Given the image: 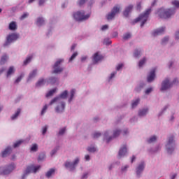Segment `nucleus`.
<instances>
[{
	"instance_id": "nucleus-1",
	"label": "nucleus",
	"mask_w": 179,
	"mask_h": 179,
	"mask_svg": "<svg viewBox=\"0 0 179 179\" xmlns=\"http://www.w3.org/2000/svg\"><path fill=\"white\" fill-rule=\"evenodd\" d=\"M152 12V8L147 9L144 13L140 15L138 17H137L134 21L133 22V24H135V23H138V22H141V27H143V25L148 22V19H149V15H150V13Z\"/></svg>"
},
{
	"instance_id": "nucleus-2",
	"label": "nucleus",
	"mask_w": 179,
	"mask_h": 179,
	"mask_svg": "<svg viewBox=\"0 0 179 179\" xmlns=\"http://www.w3.org/2000/svg\"><path fill=\"white\" fill-rule=\"evenodd\" d=\"M174 13H176V9L171 8L166 10L160 8L157 12L158 16H159L160 19H169V17H171Z\"/></svg>"
},
{
	"instance_id": "nucleus-3",
	"label": "nucleus",
	"mask_w": 179,
	"mask_h": 179,
	"mask_svg": "<svg viewBox=\"0 0 179 179\" xmlns=\"http://www.w3.org/2000/svg\"><path fill=\"white\" fill-rule=\"evenodd\" d=\"M73 16L76 20L80 22L82 20H87V19L90 17V13L85 15V11L82 10V11H78L74 13Z\"/></svg>"
},
{
	"instance_id": "nucleus-4",
	"label": "nucleus",
	"mask_w": 179,
	"mask_h": 179,
	"mask_svg": "<svg viewBox=\"0 0 179 179\" xmlns=\"http://www.w3.org/2000/svg\"><path fill=\"white\" fill-rule=\"evenodd\" d=\"M16 169V166L15 164H11L4 169L0 168V174H3V176H7V174H10Z\"/></svg>"
},
{
	"instance_id": "nucleus-5",
	"label": "nucleus",
	"mask_w": 179,
	"mask_h": 179,
	"mask_svg": "<svg viewBox=\"0 0 179 179\" xmlns=\"http://www.w3.org/2000/svg\"><path fill=\"white\" fill-rule=\"evenodd\" d=\"M121 9V7L119 5L115 6L110 13H109L107 15V20H111L112 19H114L115 17V15L117 13H120V10Z\"/></svg>"
},
{
	"instance_id": "nucleus-6",
	"label": "nucleus",
	"mask_w": 179,
	"mask_h": 179,
	"mask_svg": "<svg viewBox=\"0 0 179 179\" xmlns=\"http://www.w3.org/2000/svg\"><path fill=\"white\" fill-rule=\"evenodd\" d=\"M176 144L174 143V136H171L169 138L168 143H166V148L168 153H171L174 152V148Z\"/></svg>"
},
{
	"instance_id": "nucleus-7",
	"label": "nucleus",
	"mask_w": 179,
	"mask_h": 179,
	"mask_svg": "<svg viewBox=\"0 0 179 179\" xmlns=\"http://www.w3.org/2000/svg\"><path fill=\"white\" fill-rule=\"evenodd\" d=\"M177 78H175L173 83H170V80H169V79H166L162 83L161 91L163 92L164 90H167V89H170V87H171V86H173L174 83H177Z\"/></svg>"
},
{
	"instance_id": "nucleus-8",
	"label": "nucleus",
	"mask_w": 179,
	"mask_h": 179,
	"mask_svg": "<svg viewBox=\"0 0 179 179\" xmlns=\"http://www.w3.org/2000/svg\"><path fill=\"white\" fill-rule=\"evenodd\" d=\"M62 62H64V59H60L55 63V65L53 66V73H61V72L64 71V69L62 67H59V65H61V63Z\"/></svg>"
},
{
	"instance_id": "nucleus-9",
	"label": "nucleus",
	"mask_w": 179,
	"mask_h": 179,
	"mask_svg": "<svg viewBox=\"0 0 179 179\" xmlns=\"http://www.w3.org/2000/svg\"><path fill=\"white\" fill-rule=\"evenodd\" d=\"M79 163V158H76L74 161V163L66 162L64 166L66 169H69L70 171H73L76 167V164Z\"/></svg>"
},
{
	"instance_id": "nucleus-10",
	"label": "nucleus",
	"mask_w": 179,
	"mask_h": 179,
	"mask_svg": "<svg viewBox=\"0 0 179 179\" xmlns=\"http://www.w3.org/2000/svg\"><path fill=\"white\" fill-rule=\"evenodd\" d=\"M40 166H34V165L29 166L26 169V173L23 176L22 179H24V177L29 174V173H37L38 170H40Z\"/></svg>"
},
{
	"instance_id": "nucleus-11",
	"label": "nucleus",
	"mask_w": 179,
	"mask_h": 179,
	"mask_svg": "<svg viewBox=\"0 0 179 179\" xmlns=\"http://www.w3.org/2000/svg\"><path fill=\"white\" fill-rule=\"evenodd\" d=\"M66 97H68V90H65L59 96L52 99V101L50 102V105L51 106L54 104V103H57V101H59L61 99H66Z\"/></svg>"
},
{
	"instance_id": "nucleus-12",
	"label": "nucleus",
	"mask_w": 179,
	"mask_h": 179,
	"mask_svg": "<svg viewBox=\"0 0 179 179\" xmlns=\"http://www.w3.org/2000/svg\"><path fill=\"white\" fill-rule=\"evenodd\" d=\"M19 38V34H11L7 36V43H12V41H16Z\"/></svg>"
},
{
	"instance_id": "nucleus-13",
	"label": "nucleus",
	"mask_w": 179,
	"mask_h": 179,
	"mask_svg": "<svg viewBox=\"0 0 179 179\" xmlns=\"http://www.w3.org/2000/svg\"><path fill=\"white\" fill-rule=\"evenodd\" d=\"M155 78H156V69H154L150 71V75L147 78V80L149 83L153 82Z\"/></svg>"
},
{
	"instance_id": "nucleus-14",
	"label": "nucleus",
	"mask_w": 179,
	"mask_h": 179,
	"mask_svg": "<svg viewBox=\"0 0 179 179\" xmlns=\"http://www.w3.org/2000/svg\"><path fill=\"white\" fill-rule=\"evenodd\" d=\"M132 9H134V6L129 5L127 7H126L125 10L123 12V15L125 17H128L129 16V13L132 11Z\"/></svg>"
},
{
	"instance_id": "nucleus-15",
	"label": "nucleus",
	"mask_w": 179,
	"mask_h": 179,
	"mask_svg": "<svg viewBox=\"0 0 179 179\" xmlns=\"http://www.w3.org/2000/svg\"><path fill=\"white\" fill-rule=\"evenodd\" d=\"M165 30H166V27L159 28L152 32V36H160V34H163V33H164Z\"/></svg>"
},
{
	"instance_id": "nucleus-16",
	"label": "nucleus",
	"mask_w": 179,
	"mask_h": 179,
	"mask_svg": "<svg viewBox=\"0 0 179 179\" xmlns=\"http://www.w3.org/2000/svg\"><path fill=\"white\" fill-rule=\"evenodd\" d=\"M103 58L102 55H99V52H96L93 56V62L94 64H97V62H99V61H101Z\"/></svg>"
},
{
	"instance_id": "nucleus-17",
	"label": "nucleus",
	"mask_w": 179,
	"mask_h": 179,
	"mask_svg": "<svg viewBox=\"0 0 179 179\" xmlns=\"http://www.w3.org/2000/svg\"><path fill=\"white\" fill-rule=\"evenodd\" d=\"M12 152V148L10 147H7L5 150H3L1 152V157H6L7 156H9L10 153Z\"/></svg>"
},
{
	"instance_id": "nucleus-18",
	"label": "nucleus",
	"mask_w": 179,
	"mask_h": 179,
	"mask_svg": "<svg viewBox=\"0 0 179 179\" xmlns=\"http://www.w3.org/2000/svg\"><path fill=\"white\" fill-rule=\"evenodd\" d=\"M65 110V102L62 101L59 105L56 107L57 113H62Z\"/></svg>"
},
{
	"instance_id": "nucleus-19",
	"label": "nucleus",
	"mask_w": 179,
	"mask_h": 179,
	"mask_svg": "<svg viewBox=\"0 0 179 179\" xmlns=\"http://www.w3.org/2000/svg\"><path fill=\"white\" fill-rule=\"evenodd\" d=\"M127 153V145H123L119 150L118 156L119 158L122 157V156H125Z\"/></svg>"
},
{
	"instance_id": "nucleus-20",
	"label": "nucleus",
	"mask_w": 179,
	"mask_h": 179,
	"mask_svg": "<svg viewBox=\"0 0 179 179\" xmlns=\"http://www.w3.org/2000/svg\"><path fill=\"white\" fill-rule=\"evenodd\" d=\"M16 71V69H15V66H11L8 68L6 72V77L9 78V76H11V75H13L15 72Z\"/></svg>"
},
{
	"instance_id": "nucleus-21",
	"label": "nucleus",
	"mask_w": 179,
	"mask_h": 179,
	"mask_svg": "<svg viewBox=\"0 0 179 179\" xmlns=\"http://www.w3.org/2000/svg\"><path fill=\"white\" fill-rule=\"evenodd\" d=\"M143 169H145V163L141 162L136 169L137 176H139L143 171Z\"/></svg>"
},
{
	"instance_id": "nucleus-22",
	"label": "nucleus",
	"mask_w": 179,
	"mask_h": 179,
	"mask_svg": "<svg viewBox=\"0 0 179 179\" xmlns=\"http://www.w3.org/2000/svg\"><path fill=\"white\" fill-rule=\"evenodd\" d=\"M8 55H4L1 57L0 60V65H4V64L8 61Z\"/></svg>"
},
{
	"instance_id": "nucleus-23",
	"label": "nucleus",
	"mask_w": 179,
	"mask_h": 179,
	"mask_svg": "<svg viewBox=\"0 0 179 179\" xmlns=\"http://www.w3.org/2000/svg\"><path fill=\"white\" fill-rule=\"evenodd\" d=\"M9 30H16L17 29V25H16L15 22H11L8 27Z\"/></svg>"
},
{
	"instance_id": "nucleus-24",
	"label": "nucleus",
	"mask_w": 179,
	"mask_h": 179,
	"mask_svg": "<svg viewBox=\"0 0 179 179\" xmlns=\"http://www.w3.org/2000/svg\"><path fill=\"white\" fill-rule=\"evenodd\" d=\"M148 111H149V109L148 108L140 110L138 112L139 117H143L144 115H146V114H148Z\"/></svg>"
},
{
	"instance_id": "nucleus-25",
	"label": "nucleus",
	"mask_w": 179,
	"mask_h": 179,
	"mask_svg": "<svg viewBox=\"0 0 179 179\" xmlns=\"http://www.w3.org/2000/svg\"><path fill=\"white\" fill-rule=\"evenodd\" d=\"M19 114H20V108H18L16 113L11 116V120H16L19 117Z\"/></svg>"
},
{
	"instance_id": "nucleus-26",
	"label": "nucleus",
	"mask_w": 179,
	"mask_h": 179,
	"mask_svg": "<svg viewBox=\"0 0 179 179\" xmlns=\"http://www.w3.org/2000/svg\"><path fill=\"white\" fill-rule=\"evenodd\" d=\"M57 92V88H54L52 90H50L48 93L46 94V97H50V96H52L54 93Z\"/></svg>"
},
{
	"instance_id": "nucleus-27",
	"label": "nucleus",
	"mask_w": 179,
	"mask_h": 179,
	"mask_svg": "<svg viewBox=\"0 0 179 179\" xmlns=\"http://www.w3.org/2000/svg\"><path fill=\"white\" fill-rule=\"evenodd\" d=\"M36 24L38 26H42V24H44V19L43 17H38L36 21Z\"/></svg>"
},
{
	"instance_id": "nucleus-28",
	"label": "nucleus",
	"mask_w": 179,
	"mask_h": 179,
	"mask_svg": "<svg viewBox=\"0 0 179 179\" xmlns=\"http://www.w3.org/2000/svg\"><path fill=\"white\" fill-rule=\"evenodd\" d=\"M140 101H141V99H139V98H138L135 101H133V102L131 103L132 108H135V107H136V106H138V104H139Z\"/></svg>"
},
{
	"instance_id": "nucleus-29",
	"label": "nucleus",
	"mask_w": 179,
	"mask_h": 179,
	"mask_svg": "<svg viewBox=\"0 0 179 179\" xmlns=\"http://www.w3.org/2000/svg\"><path fill=\"white\" fill-rule=\"evenodd\" d=\"M54 173H55V169H51L50 171H48L46 173V177H48V178H50V177H51V176H52V174H54Z\"/></svg>"
},
{
	"instance_id": "nucleus-30",
	"label": "nucleus",
	"mask_w": 179,
	"mask_h": 179,
	"mask_svg": "<svg viewBox=\"0 0 179 179\" xmlns=\"http://www.w3.org/2000/svg\"><path fill=\"white\" fill-rule=\"evenodd\" d=\"M32 58H33V55L28 56L27 59L24 61V65H27V64H29Z\"/></svg>"
},
{
	"instance_id": "nucleus-31",
	"label": "nucleus",
	"mask_w": 179,
	"mask_h": 179,
	"mask_svg": "<svg viewBox=\"0 0 179 179\" xmlns=\"http://www.w3.org/2000/svg\"><path fill=\"white\" fill-rule=\"evenodd\" d=\"M146 62V57L143 58L140 62H138V66L139 68H142L143 65H145V63Z\"/></svg>"
},
{
	"instance_id": "nucleus-32",
	"label": "nucleus",
	"mask_w": 179,
	"mask_h": 179,
	"mask_svg": "<svg viewBox=\"0 0 179 179\" xmlns=\"http://www.w3.org/2000/svg\"><path fill=\"white\" fill-rule=\"evenodd\" d=\"M38 150V145L36 143L32 145L31 148V152H37Z\"/></svg>"
},
{
	"instance_id": "nucleus-33",
	"label": "nucleus",
	"mask_w": 179,
	"mask_h": 179,
	"mask_svg": "<svg viewBox=\"0 0 179 179\" xmlns=\"http://www.w3.org/2000/svg\"><path fill=\"white\" fill-rule=\"evenodd\" d=\"M134 55L135 58H139V57H141V50L136 49Z\"/></svg>"
},
{
	"instance_id": "nucleus-34",
	"label": "nucleus",
	"mask_w": 179,
	"mask_h": 179,
	"mask_svg": "<svg viewBox=\"0 0 179 179\" xmlns=\"http://www.w3.org/2000/svg\"><path fill=\"white\" fill-rule=\"evenodd\" d=\"M44 85H45V81L44 79L39 80L36 83V86H43Z\"/></svg>"
},
{
	"instance_id": "nucleus-35",
	"label": "nucleus",
	"mask_w": 179,
	"mask_h": 179,
	"mask_svg": "<svg viewBox=\"0 0 179 179\" xmlns=\"http://www.w3.org/2000/svg\"><path fill=\"white\" fill-rule=\"evenodd\" d=\"M121 134V130H115L113 131V138H117V136H120V135Z\"/></svg>"
},
{
	"instance_id": "nucleus-36",
	"label": "nucleus",
	"mask_w": 179,
	"mask_h": 179,
	"mask_svg": "<svg viewBox=\"0 0 179 179\" xmlns=\"http://www.w3.org/2000/svg\"><path fill=\"white\" fill-rule=\"evenodd\" d=\"M23 143V140H20L14 143L13 148H19Z\"/></svg>"
},
{
	"instance_id": "nucleus-37",
	"label": "nucleus",
	"mask_w": 179,
	"mask_h": 179,
	"mask_svg": "<svg viewBox=\"0 0 179 179\" xmlns=\"http://www.w3.org/2000/svg\"><path fill=\"white\" fill-rule=\"evenodd\" d=\"M87 2V0H78L77 3L78 6H83Z\"/></svg>"
},
{
	"instance_id": "nucleus-38",
	"label": "nucleus",
	"mask_w": 179,
	"mask_h": 179,
	"mask_svg": "<svg viewBox=\"0 0 179 179\" xmlns=\"http://www.w3.org/2000/svg\"><path fill=\"white\" fill-rule=\"evenodd\" d=\"M37 75V70H34L30 74L29 77V80L31 79L32 78H34Z\"/></svg>"
},
{
	"instance_id": "nucleus-39",
	"label": "nucleus",
	"mask_w": 179,
	"mask_h": 179,
	"mask_svg": "<svg viewBox=\"0 0 179 179\" xmlns=\"http://www.w3.org/2000/svg\"><path fill=\"white\" fill-rule=\"evenodd\" d=\"M50 83H52V85H54V83H57L58 82V79L55 77H51L50 79Z\"/></svg>"
},
{
	"instance_id": "nucleus-40",
	"label": "nucleus",
	"mask_w": 179,
	"mask_h": 179,
	"mask_svg": "<svg viewBox=\"0 0 179 179\" xmlns=\"http://www.w3.org/2000/svg\"><path fill=\"white\" fill-rule=\"evenodd\" d=\"M156 139H157L156 136H153L148 140V143H152V142H156Z\"/></svg>"
},
{
	"instance_id": "nucleus-41",
	"label": "nucleus",
	"mask_w": 179,
	"mask_h": 179,
	"mask_svg": "<svg viewBox=\"0 0 179 179\" xmlns=\"http://www.w3.org/2000/svg\"><path fill=\"white\" fill-rule=\"evenodd\" d=\"M75 90H71V96L70 99H69V103L72 101V99H73V96H75Z\"/></svg>"
},
{
	"instance_id": "nucleus-42",
	"label": "nucleus",
	"mask_w": 179,
	"mask_h": 179,
	"mask_svg": "<svg viewBox=\"0 0 179 179\" xmlns=\"http://www.w3.org/2000/svg\"><path fill=\"white\" fill-rule=\"evenodd\" d=\"M78 57V52H74L69 59V62L73 61Z\"/></svg>"
},
{
	"instance_id": "nucleus-43",
	"label": "nucleus",
	"mask_w": 179,
	"mask_h": 179,
	"mask_svg": "<svg viewBox=\"0 0 179 179\" xmlns=\"http://www.w3.org/2000/svg\"><path fill=\"white\" fill-rule=\"evenodd\" d=\"M100 136H101V133L99 132H95L92 135V138H94V139H97V138H100Z\"/></svg>"
},
{
	"instance_id": "nucleus-44",
	"label": "nucleus",
	"mask_w": 179,
	"mask_h": 179,
	"mask_svg": "<svg viewBox=\"0 0 179 179\" xmlns=\"http://www.w3.org/2000/svg\"><path fill=\"white\" fill-rule=\"evenodd\" d=\"M172 5L175 6V8H179V0H173L172 1Z\"/></svg>"
},
{
	"instance_id": "nucleus-45",
	"label": "nucleus",
	"mask_w": 179,
	"mask_h": 179,
	"mask_svg": "<svg viewBox=\"0 0 179 179\" xmlns=\"http://www.w3.org/2000/svg\"><path fill=\"white\" fill-rule=\"evenodd\" d=\"M129 38H131V34L127 33L123 36V40H129Z\"/></svg>"
},
{
	"instance_id": "nucleus-46",
	"label": "nucleus",
	"mask_w": 179,
	"mask_h": 179,
	"mask_svg": "<svg viewBox=\"0 0 179 179\" xmlns=\"http://www.w3.org/2000/svg\"><path fill=\"white\" fill-rule=\"evenodd\" d=\"M44 159H45V155L41 154L38 158V161L41 162V160H44Z\"/></svg>"
},
{
	"instance_id": "nucleus-47",
	"label": "nucleus",
	"mask_w": 179,
	"mask_h": 179,
	"mask_svg": "<svg viewBox=\"0 0 179 179\" xmlns=\"http://www.w3.org/2000/svg\"><path fill=\"white\" fill-rule=\"evenodd\" d=\"M87 150H88V152H90L91 153H94V152H96V148L88 147Z\"/></svg>"
},
{
	"instance_id": "nucleus-48",
	"label": "nucleus",
	"mask_w": 179,
	"mask_h": 179,
	"mask_svg": "<svg viewBox=\"0 0 179 179\" xmlns=\"http://www.w3.org/2000/svg\"><path fill=\"white\" fill-rule=\"evenodd\" d=\"M47 108H48V107L47 106V105H45L42 109L41 115H44V114H45V111H47Z\"/></svg>"
},
{
	"instance_id": "nucleus-49",
	"label": "nucleus",
	"mask_w": 179,
	"mask_h": 179,
	"mask_svg": "<svg viewBox=\"0 0 179 179\" xmlns=\"http://www.w3.org/2000/svg\"><path fill=\"white\" fill-rule=\"evenodd\" d=\"M29 16V13H24V15H22L20 17V20H24V19H26V17H27Z\"/></svg>"
},
{
	"instance_id": "nucleus-50",
	"label": "nucleus",
	"mask_w": 179,
	"mask_h": 179,
	"mask_svg": "<svg viewBox=\"0 0 179 179\" xmlns=\"http://www.w3.org/2000/svg\"><path fill=\"white\" fill-rule=\"evenodd\" d=\"M23 78V75H21L20 76H19L15 81V83H19V82H20V80H22V79Z\"/></svg>"
},
{
	"instance_id": "nucleus-51",
	"label": "nucleus",
	"mask_w": 179,
	"mask_h": 179,
	"mask_svg": "<svg viewBox=\"0 0 179 179\" xmlns=\"http://www.w3.org/2000/svg\"><path fill=\"white\" fill-rule=\"evenodd\" d=\"M65 131H66V129L65 128L60 129L59 131V135H64V134H65Z\"/></svg>"
},
{
	"instance_id": "nucleus-52",
	"label": "nucleus",
	"mask_w": 179,
	"mask_h": 179,
	"mask_svg": "<svg viewBox=\"0 0 179 179\" xmlns=\"http://www.w3.org/2000/svg\"><path fill=\"white\" fill-rule=\"evenodd\" d=\"M48 127L47 126H45L43 129V131H42V134L43 135H45V134L47 133V129H48Z\"/></svg>"
},
{
	"instance_id": "nucleus-53",
	"label": "nucleus",
	"mask_w": 179,
	"mask_h": 179,
	"mask_svg": "<svg viewBox=\"0 0 179 179\" xmlns=\"http://www.w3.org/2000/svg\"><path fill=\"white\" fill-rule=\"evenodd\" d=\"M123 136H125V135H128L129 132L128 131L127 129H125L122 132Z\"/></svg>"
},
{
	"instance_id": "nucleus-54",
	"label": "nucleus",
	"mask_w": 179,
	"mask_h": 179,
	"mask_svg": "<svg viewBox=\"0 0 179 179\" xmlns=\"http://www.w3.org/2000/svg\"><path fill=\"white\" fill-rule=\"evenodd\" d=\"M167 41H169V37L166 36L162 39V44H166Z\"/></svg>"
},
{
	"instance_id": "nucleus-55",
	"label": "nucleus",
	"mask_w": 179,
	"mask_h": 179,
	"mask_svg": "<svg viewBox=\"0 0 179 179\" xmlns=\"http://www.w3.org/2000/svg\"><path fill=\"white\" fill-rule=\"evenodd\" d=\"M122 66H124V64H118L116 68L117 71H120V69H121V68H122Z\"/></svg>"
},
{
	"instance_id": "nucleus-56",
	"label": "nucleus",
	"mask_w": 179,
	"mask_h": 179,
	"mask_svg": "<svg viewBox=\"0 0 179 179\" xmlns=\"http://www.w3.org/2000/svg\"><path fill=\"white\" fill-rule=\"evenodd\" d=\"M108 29V25L107 24L103 25L101 27V30H107Z\"/></svg>"
},
{
	"instance_id": "nucleus-57",
	"label": "nucleus",
	"mask_w": 179,
	"mask_h": 179,
	"mask_svg": "<svg viewBox=\"0 0 179 179\" xmlns=\"http://www.w3.org/2000/svg\"><path fill=\"white\" fill-rule=\"evenodd\" d=\"M45 0H39V6L44 5Z\"/></svg>"
},
{
	"instance_id": "nucleus-58",
	"label": "nucleus",
	"mask_w": 179,
	"mask_h": 179,
	"mask_svg": "<svg viewBox=\"0 0 179 179\" xmlns=\"http://www.w3.org/2000/svg\"><path fill=\"white\" fill-rule=\"evenodd\" d=\"M150 92H152V88L147 89L145 91V94H149V93H150Z\"/></svg>"
},
{
	"instance_id": "nucleus-59",
	"label": "nucleus",
	"mask_w": 179,
	"mask_h": 179,
	"mask_svg": "<svg viewBox=\"0 0 179 179\" xmlns=\"http://www.w3.org/2000/svg\"><path fill=\"white\" fill-rule=\"evenodd\" d=\"M3 72H5V67H3L0 70V76L2 75V73H3Z\"/></svg>"
},
{
	"instance_id": "nucleus-60",
	"label": "nucleus",
	"mask_w": 179,
	"mask_h": 179,
	"mask_svg": "<svg viewBox=\"0 0 179 179\" xmlns=\"http://www.w3.org/2000/svg\"><path fill=\"white\" fill-rule=\"evenodd\" d=\"M86 59H87V57H86V56H84L81 58L82 62H85V61H86Z\"/></svg>"
},
{
	"instance_id": "nucleus-61",
	"label": "nucleus",
	"mask_w": 179,
	"mask_h": 179,
	"mask_svg": "<svg viewBox=\"0 0 179 179\" xmlns=\"http://www.w3.org/2000/svg\"><path fill=\"white\" fill-rule=\"evenodd\" d=\"M116 73H115V72L112 73L110 74V79H113V78H114V76H115V74H116Z\"/></svg>"
},
{
	"instance_id": "nucleus-62",
	"label": "nucleus",
	"mask_w": 179,
	"mask_h": 179,
	"mask_svg": "<svg viewBox=\"0 0 179 179\" xmlns=\"http://www.w3.org/2000/svg\"><path fill=\"white\" fill-rule=\"evenodd\" d=\"M128 165L124 166V167L122 168V171H125V170H127V169H128Z\"/></svg>"
},
{
	"instance_id": "nucleus-63",
	"label": "nucleus",
	"mask_w": 179,
	"mask_h": 179,
	"mask_svg": "<svg viewBox=\"0 0 179 179\" xmlns=\"http://www.w3.org/2000/svg\"><path fill=\"white\" fill-rule=\"evenodd\" d=\"M88 173H84L82 176V179L87 178Z\"/></svg>"
},
{
	"instance_id": "nucleus-64",
	"label": "nucleus",
	"mask_w": 179,
	"mask_h": 179,
	"mask_svg": "<svg viewBox=\"0 0 179 179\" xmlns=\"http://www.w3.org/2000/svg\"><path fill=\"white\" fill-rule=\"evenodd\" d=\"M176 38L177 40H179V31L176 32Z\"/></svg>"
}]
</instances>
